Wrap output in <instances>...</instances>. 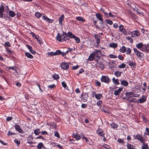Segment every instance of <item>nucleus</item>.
Segmentation results:
<instances>
[{
	"mask_svg": "<svg viewBox=\"0 0 149 149\" xmlns=\"http://www.w3.org/2000/svg\"><path fill=\"white\" fill-rule=\"evenodd\" d=\"M102 97V95L101 94H96L95 97V98L97 100L100 99Z\"/></svg>",
	"mask_w": 149,
	"mask_h": 149,
	"instance_id": "obj_34",
	"label": "nucleus"
},
{
	"mask_svg": "<svg viewBox=\"0 0 149 149\" xmlns=\"http://www.w3.org/2000/svg\"><path fill=\"white\" fill-rule=\"evenodd\" d=\"M146 131L147 132V133H146L145 132L144 133V134L147 135L149 136V128L147 127L146 128Z\"/></svg>",
	"mask_w": 149,
	"mask_h": 149,
	"instance_id": "obj_58",
	"label": "nucleus"
},
{
	"mask_svg": "<svg viewBox=\"0 0 149 149\" xmlns=\"http://www.w3.org/2000/svg\"><path fill=\"white\" fill-rule=\"evenodd\" d=\"M26 47L27 48L29 49V51L33 54H35L36 53V52L32 50V47L31 46H30L29 45H27Z\"/></svg>",
	"mask_w": 149,
	"mask_h": 149,
	"instance_id": "obj_20",
	"label": "nucleus"
},
{
	"mask_svg": "<svg viewBox=\"0 0 149 149\" xmlns=\"http://www.w3.org/2000/svg\"><path fill=\"white\" fill-rule=\"evenodd\" d=\"M96 41L97 45H98L100 43V39L97 37L96 35L95 36Z\"/></svg>",
	"mask_w": 149,
	"mask_h": 149,
	"instance_id": "obj_42",
	"label": "nucleus"
},
{
	"mask_svg": "<svg viewBox=\"0 0 149 149\" xmlns=\"http://www.w3.org/2000/svg\"><path fill=\"white\" fill-rule=\"evenodd\" d=\"M129 65L131 66H134L136 65V64L133 62H130L129 63Z\"/></svg>",
	"mask_w": 149,
	"mask_h": 149,
	"instance_id": "obj_60",
	"label": "nucleus"
},
{
	"mask_svg": "<svg viewBox=\"0 0 149 149\" xmlns=\"http://www.w3.org/2000/svg\"><path fill=\"white\" fill-rule=\"evenodd\" d=\"M42 147L45 148V147L44 146H43V144H42V143L41 142L39 143L37 146V148L38 149H41V148Z\"/></svg>",
	"mask_w": 149,
	"mask_h": 149,
	"instance_id": "obj_30",
	"label": "nucleus"
},
{
	"mask_svg": "<svg viewBox=\"0 0 149 149\" xmlns=\"http://www.w3.org/2000/svg\"><path fill=\"white\" fill-rule=\"evenodd\" d=\"M105 22L109 25H111L113 24L112 21L109 19H107L105 20Z\"/></svg>",
	"mask_w": 149,
	"mask_h": 149,
	"instance_id": "obj_38",
	"label": "nucleus"
},
{
	"mask_svg": "<svg viewBox=\"0 0 149 149\" xmlns=\"http://www.w3.org/2000/svg\"><path fill=\"white\" fill-rule=\"evenodd\" d=\"M63 33L62 35H61L59 33H57L56 39L58 41L62 42L69 39L67 34L64 32H63Z\"/></svg>",
	"mask_w": 149,
	"mask_h": 149,
	"instance_id": "obj_1",
	"label": "nucleus"
},
{
	"mask_svg": "<svg viewBox=\"0 0 149 149\" xmlns=\"http://www.w3.org/2000/svg\"><path fill=\"white\" fill-rule=\"evenodd\" d=\"M96 16L97 18L100 20V21L101 22H102V24H105L103 22V19L102 17V15L100 14V13H96Z\"/></svg>",
	"mask_w": 149,
	"mask_h": 149,
	"instance_id": "obj_11",
	"label": "nucleus"
},
{
	"mask_svg": "<svg viewBox=\"0 0 149 149\" xmlns=\"http://www.w3.org/2000/svg\"><path fill=\"white\" fill-rule=\"evenodd\" d=\"M4 46H7L8 47H10L11 46L10 45L8 42H5Z\"/></svg>",
	"mask_w": 149,
	"mask_h": 149,
	"instance_id": "obj_56",
	"label": "nucleus"
},
{
	"mask_svg": "<svg viewBox=\"0 0 149 149\" xmlns=\"http://www.w3.org/2000/svg\"><path fill=\"white\" fill-rule=\"evenodd\" d=\"M15 134V133H13L10 131H9L7 134V135L9 136L13 135H14Z\"/></svg>",
	"mask_w": 149,
	"mask_h": 149,
	"instance_id": "obj_52",
	"label": "nucleus"
},
{
	"mask_svg": "<svg viewBox=\"0 0 149 149\" xmlns=\"http://www.w3.org/2000/svg\"><path fill=\"white\" fill-rule=\"evenodd\" d=\"M109 57L110 58H116L117 57L115 55H113L112 54H110L109 55Z\"/></svg>",
	"mask_w": 149,
	"mask_h": 149,
	"instance_id": "obj_53",
	"label": "nucleus"
},
{
	"mask_svg": "<svg viewBox=\"0 0 149 149\" xmlns=\"http://www.w3.org/2000/svg\"><path fill=\"white\" fill-rule=\"evenodd\" d=\"M96 95V94L95 92L93 91L92 92L91 95L92 97H94L95 96V97Z\"/></svg>",
	"mask_w": 149,
	"mask_h": 149,
	"instance_id": "obj_64",
	"label": "nucleus"
},
{
	"mask_svg": "<svg viewBox=\"0 0 149 149\" xmlns=\"http://www.w3.org/2000/svg\"><path fill=\"white\" fill-rule=\"evenodd\" d=\"M95 83L96 85L98 86H100L101 85L100 83L97 81H95Z\"/></svg>",
	"mask_w": 149,
	"mask_h": 149,
	"instance_id": "obj_62",
	"label": "nucleus"
},
{
	"mask_svg": "<svg viewBox=\"0 0 149 149\" xmlns=\"http://www.w3.org/2000/svg\"><path fill=\"white\" fill-rule=\"evenodd\" d=\"M122 90L123 88H119L118 89L115 91L114 93V94L116 95H119Z\"/></svg>",
	"mask_w": 149,
	"mask_h": 149,
	"instance_id": "obj_15",
	"label": "nucleus"
},
{
	"mask_svg": "<svg viewBox=\"0 0 149 149\" xmlns=\"http://www.w3.org/2000/svg\"><path fill=\"white\" fill-rule=\"evenodd\" d=\"M125 66V64L124 63H122L121 65L118 66V68H124Z\"/></svg>",
	"mask_w": 149,
	"mask_h": 149,
	"instance_id": "obj_50",
	"label": "nucleus"
},
{
	"mask_svg": "<svg viewBox=\"0 0 149 149\" xmlns=\"http://www.w3.org/2000/svg\"><path fill=\"white\" fill-rule=\"evenodd\" d=\"M148 144L146 143H145L144 142L142 146L141 149H148Z\"/></svg>",
	"mask_w": 149,
	"mask_h": 149,
	"instance_id": "obj_24",
	"label": "nucleus"
},
{
	"mask_svg": "<svg viewBox=\"0 0 149 149\" xmlns=\"http://www.w3.org/2000/svg\"><path fill=\"white\" fill-rule=\"evenodd\" d=\"M64 15H62L59 18L58 21L59 24L61 25H63V22L64 20Z\"/></svg>",
	"mask_w": 149,
	"mask_h": 149,
	"instance_id": "obj_18",
	"label": "nucleus"
},
{
	"mask_svg": "<svg viewBox=\"0 0 149 149\" xmlns=\"http://www.w3.org/2000/svg\"><path fill=\"white\" fill-rule=\"evenodd\" d=\"M95 56L96 57H99L101 56V51L100 50H95L93 52Z\"/></svg>",
	"mask_w": 149,
	"mask_h": 149,
	"instance_id": "obj_6",
	"label": "nucleus"
},
{
	"mask_svg": "<svg viewBox=\"0 0 149 149\" xmlns=\"http://www.w3.org/2000/svg\"><path fill=\"white\" fill-rule=\"evenodd\" d=\"M68 37H69V38H74L75 36V35H73L72 33L70 31L68 32Z\"/></svg>",
	"mask_w": 149,
	"mask_h": 149,
	"instance_id": "obj_28",
	"label": "nucleus"
},
{
	"mask_svg": "<svg viewBox=\"0 0 149 149\" xmlns=\"http://www.w3.org/2000/svg\"><path fill=\"white\" fill-rule=\"evenodd\" d=\"M55 86L54 84H53L52 85H48V86L47 87L48 88H49L50 89H53L55 88Z\"/></svg>",
	"mask_w": 149,
	"mask_h": 149,
	"instance_id": "obj_47",
	"label": "nucleus"
},
{
	"mask_svg": "<svg viewBox=\"0 0 149 149\" xmlns=\"http://www.w3.org/2000/svg\"><path fill=\"white\" fill-rule=\"evenodd\" d=\"M14 142L17 144V146H18L20 143V141L18 140L17 139H15L14 140Z\"/></svg>",
	"mask_w": 149,
	"mask_h": 149,
	"instance_id": "obj_54",
	"label": "nucleus"
},
{
	"mask_svg": "<svg viewBox=\"0 0 149 149\" xmlns=\"http://www.w3.org/2000/svg\"><path fill=\"white\" fill-rule=\"evenodd\" d=\"M95 56L93 53L91 54L89 56L88 60L89 61H93L94 58Z\"/></svg>",
	"mask_w": 149,
	"mask_h": 149,
	"instance_id": "obj_22",
	"label": "nucleus"
},
{
	"mask_svg": "<svg viewBox=\"0 0 149 149\" xmlns=\"http://www.w3.org/2000/svg\"><path fill=\"white\" fill-rule=\"evenodd\" d=\"M134 51L139 58L141 59L143 56V53L140 52L137 49L134 48Z\"/></svg>",
	"mask_w": 149,
	"mask_h": 149,
	"instance_id": "obj_3",
	"label": "nucleus"
},
{
	"mask_svg": "<svg viewBox=\"0 0 149 149\" xmlns=\"http://www.w3.org/2000/svg\"><path fill=\"white\" fill-rule=\"evenodd\" d=\"M47 54L49 56H55L54 52H48L47 53Z\"/></svg>",
	"mask_w": 149,
	"mask_h": 149,
	"instance_id": "obj_49",
	"label": "nucleus"
},
{
	"mask_svg": "<svg viewBox=\"0 0 149 149\" xmlns=\"http://www.w3.org/2000/svg\"><path fill=\"white\" fill-rule=\"evenodd\" d=\"M119 30L120 31L123 32L124 34H126L127 32L126 30L124 29L123 26L121 24L119 26Z\"/></svg>",
	"mask_w": 149,
	"mask_h": 149,
	"instance_id": "obj_12",
	"label": "nucleus"
},
{
	"mask_svg": "<svg viewBox=\"0 0 149 149\" xmlns=\"http://www.w3.org/2000/svg\"><path fill=\"white\" fill-rule=\"evenodd\" d=\"M134 139H137L142 143H144L145 141V139L142 137V136L140 134L136 135Z\"/></svg>",
	"mask_w": 149,
	"mask_h": 149,
	"instance_id": "obj_4",
	"label": "nucleus"
},
{
	"mask_svg": "<svg viewBox=\"0 0 149 149\" xmlns=\"http://www.w3.org/2000/svg\"><path fill=\"white\" fill-rule=\"evenodd\" d=\"M139 96V95L138 94H134L132 92V96L138 97Z\"/></svg>",
	"mask_w": 149,
	"mask_h": 149,
	"instance_id": "obj_55",
	"label": "nucleus"
},
{
	"mask_svg": "<svg viewBox=\"0 0 149 149\" xmlns=\"http://www.w3.org/2000/svg\"><path fill=\"white\" fill-rule=\"evenodd\" d=\"M111 126L113 129H115L117 127L118 125L116 124L112 123L111 124Z\"/></svg>",
	"mask_w": 149,
	"mask_h": 149,
	"instance_id": "obj_37",
	"label": "nucleus"
},
{
	"mask_svg": "<svg viewBox=\"0 0 149 149\" xmlns=\"http://www.w3.org/2000/svg\"><path fill=\"white\" fill-rule=\"evenodd\" d=\"M33 139L32 136H29L27 140L28 143L29 144H32L33 143Z\"/></svg>",
	"mask_w": 149,
	"mask_h": 149,
	"instance_id": "obj_14",
	"label": "nucleus"
},
{
	"mask_svg": "<svg viewBox=\"0 0 149 149\" xmlns=\"http://www.w3.org/2000/svg\"><path fill=\"white\" fill-rule=\"evenodd\" d=\"M74 38L75 40L76 41V42L77 43H79L80 42V40L79 38L78 37L76 36H75L74 37Z\"/></svg>",
	"mask_w": 149,
	"mask_h": 149,
	"instance_id": "obj_40",
	"label": "nucleus"
},
{
	"mask_svg": "<svg viewBox=\"0 0 149 149\" xmlns=\"http://www.w3.org/2000/svg\"><path fill=\"white\" fill-rule=\"evenodd\" d=\"M122 72L119 71H116L115 72L114 74L117 77H120L121 74Z\"/></svg>",
	"mask_w": 149,
	"mask_h": 149,
	"instance_id": "obj_26",
	"label": "nucleus"
},
{
	"mask_svg": "<svg viewBox=\"0 0 149 149\" xmlns=\"http://www.w3.org/2000/svg\"><path fill=\"white\" fill-rule=\"evenodd\" d=\"M127 98V99H129L130 98L132 97V92L126 93L125 94Z\"/></svg>",
	"mask_w": 149,
	"mask_h": 149,
	"instance_id": "obj_36",
	"label": "nucleus"
},
{
	"mask_svg": "<svg viewBox=\"0 0 149 149\" xmlns=\"http://www.w3.org/2000/svg\"><path fill=\"white\" fill-rule=\"evenodd\" d=\"M53 78L55 79H59L58 75L56 74H54L53 76Z\"/></svg>",
	"mask_w": 149,
	"mask_h": 149,
	"instance_id": "obj_45",
	"label": "nucleus"
},
{
	"mask_svg": "<svg viewBox=\"0 0 149 149\" xmlns=\"http://www.w3.org/2000/svg\"><path fill=\"white\" fill-rule=\"evenodd\" d=\"M109 46L110 47H113L114 48H116L117 47V45L116 43H111L109 45Z\"/></svg>",
	"mask_w": 149,
	"mask_h": 149,
	"instance_id": "obj_31",
	"label": "nucleus"
},
{
	"mask_svg": "<svg viewBox=\"0 0 149 149\" xmlns=\"http://www.w3.org/2000/svg\"><path fill=\"white\" fill-rule=\"evenodd\" d=\"M79 67V65L74 66L72 67V69L73 70H75L78 69Z\"/></svg>",
	"mask_w": 149,
	"mask_h": 149,
	"instance_id": "obj_61",
	"label": "nucleus"
},
{
	"mask_svg": "<svg viewBox=\"0 0 149 149\" xmlns=\"http://www.w3.org/2000/svg\"><path fill=\"white\" fill-rule=\"evenodd\" d=\"M136 47L142 51H147V46H144L142 43H139L136 44Z\"/></svg>",
	"mask_w": 149,
	"mask_h": 149,
	"instance_id": "obj_2",
	"label": "nucleus"
},
{
	"mask_svg": "<svg viewBox=\"0 0 149 149\" xmlns=\"http://www.w3.org/2000/svg\"><path fill=\"white\" fill-rule=\"evenodd\" d=\"M102 101L101 100H99L97 102V104L98 106H99L100 105H101L102 104Z\"/></svg>",
	"mask_w": 149,
	"mask_h": 149,
	"instance_id": "obj_63",
	"label": "nucleus"
},
{
	"mask_svg": "<svg viewBox=\"0 0 149 149\" xmlns=\"http://www.w3.org/2000/svg\"><path fill=\"white\" fill-rule=\"evenodd\" d=\"M4 11V8L3 6H2L0 8V17L2 18L3 16V13Z\"/></svg>",
	"mask_w": 149,
	"mask_h": 149,
	"instance_id": "obj_19",
	"label": "nucleus"
},
{
	"mask_svg": "<svg viewBox=\"0 0 149 149\" xmlns=\"http://www.w3.org/2000/svg\"><path fill=\"white\" fill-rule=\"evenodd\" d=\"M88 97V95L82 94L81 96V97L83 102H85L87 101Z\"/></svg>",
	"mask_w": 149,
	"mask_h": 149,
	"instance_id": "obj_13",
	"label": "nucleus"
},
{
	"mask_svg": "<svg viewBox=\"0 0 149 149\" xmlns=\"http://www.w3.org/2000/svg\"><path fill=\"white\" fill-rule=\"evenodd\" d=\"M131 53V50L130 48H128L127 51V54H130Z\"/></svg>",
	"mask_w": 149,
	"mask_h": 149,
	"instance_id": "obj_59",
	"label": "nucleus"
},
{
	"mask_svg": "<svg viewBox=\"0 0 149 149\" xmlns=\"http://www.w3.org/2000/svg\"><path fill=\"white\" fill-rule=\"evenodd\" d=\"M100 10L101 11H102V13H104L105 16L107 18H109V16L108 13L105 12L104 11V10L102 8H100Z\"/></svg>",
	"mask_w": 149,
	"mask_h": 149,
	"instance_id": "obj_27",
	"label": "nucleus"
},
{
	"mask_svg": "<svg viewBox=\"0 0 149 149\" xmlns=\"http://www.w3.org/2000/svg\"><path fill=\"white\" fill-rule=\"evenodd\" d=\"M108 16L109 17H111L113 18H114L115 17V15H113L111 13H109Z\"/></svg>",
	"mask_w": 149,
	"mask_h": 149,
	"instance_id": "obj_57",
	"label": "nucleus"
},
{
	"mask_svg": "<svg viewBox=\"0 0 149 149\" xmlns=\"http://www.w3.org/2000/svg\"><path fill=\"white\" fill-rule=\"evenodd\" d=\"M42 18L43 19L46 20L47 22H49V23H52L53 22V20L52 19H50L48 18L47 17L45 16H43L42 17Z\"/></svg>",
	"mask_w": 149,
	"mask_h": 149,
	"instance_id": "obj_16",
	"label": "nucleus"
},
{
	"mask_svg": "<svg viewBox=\"0 0 149 149\" xmlns=\"http://www.w3.org/2000/svg\"><path fill=\"white\" fill-rule=\"evenodd\" d=\"M146 96H142L141 98L139 100L138 103H141L145 102L146 100Z\"/></svg>",
	"mask_w": 149,
	"mask_h": 149,
	"instance_id": "obj_9",
	"label": "nucleus"
},
{
	"mask_svg": "<svg viewBox=\"0 0 149 149\" xmlns=\"http://www.w3.org/2000/svg\"><path fill=\"white\" fill-rule=\"evenodd\" d=\"M99 67L101 68L102 69H103L104 68V64L102 63H98Z\"/></svg>",
	"mask_w": 149,
	"mask_h": 149,
	"instance_id": "obj_46",
	"label": "nucleus"
},
{
	"mask_svg": "<svg viewBox=\"0 0 149 149\" xmlns=\"http://www.w3.org/2000/svg\"><path fill=\"white\" fill-rule=\"evenodd\" d=\"M9 16L12 17H15V13L12 10L10 11L9 12Z\"/></svg>",
	"mask_w": 149,
	"mask_h": 149,
	"instance_id": "obj_29",
	"label": "nucleus"
},
{
	"mask_svg": "<svg viewBox=\"0 0 149 149\" xmlns=\"http://www.w3.org/2000/svg\"><path fill=\"white\" fill-rule=\"evenodd\" d=\"M74 137L77 140H79L80 139V136L78 134H77L74 136Z\"/></svg>",
	"mask_w": 149,
	"mask_h": 149,
	"instance_id": "obj_44",
	"label": "nucleus"
},
{
	"mask_svg": "<svg viewBox=\"0 0 149 149\" xmlns=\"http://www.w3.org/2000/svg\"><path fill=\"white\" fill-rule=\"evenodd\" d=\"M54 133V136H55L57 137L58 138H60V135L58 132H57L56 131H55Z\"/></svg>",
	"mask_w": 149,
	"mask_h": 149,
	"instance_id": "obj_51",
	"label": "nucleus"
},
{
	"mask_svg": "<svg viewBox=\"0 0 149 149\" xmlns=\"http://www.w3.org/2000/svg\"><path fill=\"white\" fill-rule=\"evenodd\" d=\"M35 16L38 18H40L41 16V14L40 13L37 12L35 14Z\"/></svg>",
	"mask_w": 149,
	"mask_h": 149,
	"instance_id": "obj_39",
	"label": "nucleus"
},
{
	"mask_svg": "<svg viewBox=\"0 0 149 149\" xmlns=\"http://www.w3.org/2000/svg\"><path fill=\"white\" fill-rule=\"evenodd\" d=\"M101 81L102 82H104L108 83L110 82V79L107 76H102L101 78Z\"/></svg>",
	"mask_w": 149,
	"mask_h": 149,
	"instance_id": "obj_5",
	"label": "nucleus"
},
{
	"mask_svg": "<svg viewBox=\"0 0 149 149\" xmlns=\"http://www.w3.org/2000/svg\"><path fill=\"white\" fill-rule=\"evenodd\" d=\"M34 132L35 135H38L40 133V129H37L36 130H34Z\"/></svg>",
	"mask_w": 149,
	"mask_h": 149,
	"instance_id": "obj_35",
	"label": "nucleus"
},
{
	"mask_svg": "<svg viewBox=\"0 0 149 149\" xmlns=\"http://www.w3.org/2000/svg\"><path fill=\"white\" fill-rule=\"evenodd\" d=\"M25 55L28 58H33V56L29 53L25 52Z\"/></svg>",
	"mask_w": 149,
	"mask_h": 149,
	"instance_id": "obj_32",
	"label": "nucleus"
},
{
	"mask_svg": "<svg viewBox=\"0 0 149 149\" xmlns=\"http://www.w3.org/2000/svg\"><path fill=\"white\" fill-rule=\"evenodd\" d=\"M97 132L99 135L102 137H104V134L103 130L102 129H99L97 130Z\"/></svg>",
	"mask_w": 149,
	"mask_h": 149,
	"instance_id": "obj_10",
	"label": "nucleus"
},
{
	"mask_svg": "<svg viewBox=\"0 0 149 149\" xmlns=\"http://www.w3.org/2000/svg\"><path fill=\"white\" fill-rule=\"evenodd\" d=\"M127 146L128 149H134L133 148V147L130 144H128Z\"/></svg>",
	"mask_w": 149,
	"mask_h": 149,
	"instance_id": "obj_48",
	"label": "nucleus"
},
{
	"mask_svg": "<svg viewBox=\"0 0 149 149\" xmlns=\"http://www.w3.org/2000/svg\"><path fill=\"white\" fill-rule=\"evenodd\" d=\"M120 51L122 53H125L126 51V48L125 46H123L120 49Z\"/></svg>",
	"mask_w": 149,
	"mask_h": 149,
	"instance_id": "obj_25",
	"label": "nucleus"
},
{
	"mask_svg": "<svg viewBox=\"0 0 149 149\" xmlns=\"http://www.w3.org/2000/svg\"><path fill=\"white\" fill-rule=\"evenodd\" d=\"M113 82L115 84H116L117 85H118L119 84V83L118 82V79H115L114 78H113L112 79Z\"/></svg>",
	"mask_w": 149,
	"mask_h": 149,
	"instance_id": "obj_33",
	"label": "nucleus"
},
{
	"mask_svg": "<svg viewBox=\"0 0 149 149\" xmlns=\"http://www.w3.org/2000/svg\"><path fill=\"white\" fill-rule=\"evenodd\" d=\"M61 51L60 50H57L55 52V56L59 55L61 54Z\"/></svg>",
	"mask_w": 149,
	"mask_h": 149,
	"instance_id": "obj_41",
	"label": "nucleus"
},
{
	"mask_svg": "<svg viewBox=\"0 0 149 149\" xmlns=\"http://www.w3.org/2000/svg\"><path fill=\"white\" fill-rule=\"evenodd\" d=\"M15 127L16 130L18 132L21 134L23 133V131L21 129L19 125L16 124L15 126Z\"/></svg>",
	"mask_w": 149,
	"mask_h": 149,
	"instance_id": "obj_8",
	"label": "nucleus"
},
{
	"mask_svg": "<svg viewBox=\"0 0 149 149\" xmlns=\"http://www.w3.org/2000/svg\"><path fill=\"white\" fill-rule=\"evenodd\" d=\"M76 20L79 21L83 22H85V20L81 17H76Z\"/></svg>",
	"mask_w": 149,
	"mask_h": 149,
	"instance_id": "obj_23",
	"label": "nucleus"
},
{
	"mask_svg": "<svg viewBox=\"0 0 149 149\" xmlns=\"http://www.w3.org/2000/svg\"><path fill=\"white\" fill-rule=\"evenodd\" d=\"M42 18L43 19L46 20L47 22H49V23H52L53 22V20L52 19H50L48 18L47 17L45 16H43L42 17Z\"/></svg>",
	"mask_w": 149,
	"mask_h": 149,
	"instance_id": "obj_17",
	"label": "nucleus"
},
{
	"mask_svg": "<svg viewBox=\"0 0 149 149\" xmlns=\"http://www.w3.org/2000/svg\"><path fill=\"white\" fill-rule=\"evenodd\" d=\"M61 68L64 70H67L69 67V65L66 62L62 63L61 65Z\"/></svg>",
	"mask_w": 149,
	"mask_h": 149,
	"instance_id": "obj_7",
	"label": "nucleus"
},
{
	"mask_svg": "<svg viewBox=\"0 0 149 149\" xmlns=\"http://www.w3.org/2000/svg\"><path fill=\"white\" fill-rule=\"evenodd\" d=\"M62 86L66 89L68 88V87L67 86V85L66 83L64 82H62Z\"/></svg>",
	"mask_w": 149,
	"mask_h": 149,
	"instance_id": "obj_43",
	"label": "nucleus"
},
{
	"mask_svg": "<svg viewBox=\"0 0 149 149\" xmlns=\"http://www.w3.org/2000/svg\"><path fill=\"white\" fill-rule=\"evenodd\" d=\"M121 84L124 86H127L128 83L127 81L123 80L121 81Z\"/></svg>",
	"mask_w": 149,
	"mask_h": 149,
	"instance_id": "obj_21",
	"label": "nucleus"
}]
</instances>
